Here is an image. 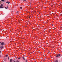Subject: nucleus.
I'll use <instances>...</instances> for the list:
<instances>
[{
    "label": "nucleus",
    "instance_id": "1",
    "mask_svg": "<svg viewBox=\"0 0 62 62\" xmlns=\"http://www.w3.org/2000/svg\"><path fill=\"white\" fill-rule=\"evenodd\" d=\"M0 43H1V45H2V46H3V45H6V44H5V43L4 42L1 43V42H0Z\"/></svg>",
    "mask_w": 62,
    "mask_h": 62
},
{
    "label": "nucleus",
    "instance_id": "2",
    "mask_svg": "<svg viewBox=\"0 0 62 62\" xmlns=\"http://www.w3.org/2000/svg\"><path fill=\"white\" fill-rule=\"evenodd\" d=\"M3 4H1V5L0 6V8H3Z\"/></svg>",
    "mask_w": 62,
    "mask_h": 62
},
{
    "label": "nucleus",
    "instance_id": "3",
    "mask_svg": "<svg viewBox=\"0 0 62 62\" xmlns=\"http://www.w3.org/2000/svg\"><path fill=\"white\" fill-rule=\"evenodd\" d=\"M22 58H23V59L24 60H25V58H24V56H23L22 57Z\"/></svg>",
    "mask_w": 62,
    "mask_h": 62
},
{
    "label": "nucleus",
    "instance_id": "4",
    "mask_svg": "<svg viewBox=\"0 0 62 62\" xmlns=\"http://www.w3.org/2000/svg\"><path fill=\"white\" fill-rule=\"evenodd\" d=\"M3 48V46H0V48L1 49H2Z\"/></svg>",
    "mask_w": 62,
    "mask_h": 62
},
{
    "label": "nucleus",
    "instance_id": "5",
    "mask_svg": "<svg viewBox=\"0 0 62 62\" xmlns=\"http://www.w3.org/2000/svg\"><path fill=\"white\" fill-rule=\"evenodd\" d=\"M12 59H10V62H12Z\"/></svg>",
    "mask_w": 62,
    "mask_h": 62
},
{
    "label": "nucleus",
    "instance_id": "6",
    "mask_svg": "<svg viewBox=\"0 0 62 62\" xmlns=\"http://www.w3.org/2000/svg\"><path fill=\"white\" fill-rule=\"evenodd\" d=\"M54 62H58V60H56L54 61Z\"/></svg>",
    "mask_w": 62,
    "mask_h": 62
},
{
    "label": "nucleus",
    "instance_id": "7",
    "mask_svg": "<svg viewBox=\"0 0 62 62\" xmlns=\"http://www.w3.org/2000/svg\"><path fill=\"white\" fill-rule=\"evenodd\" d=\"M58 55V57H59L60 56V54H59Z\"/></svg>",
    "mask_w": 62,
    "mask_h": 62
},
{
    "label": "nucleus",
    "instance_id": "8",
    "mask_svg": "<svg viewBox=\"0 0 62 62\" xmlns=\"http://www.w3.org/2000/svg\"><path fill=\"white\" fill-rule=\"evenodd\" d=\"M28 62V61L27 60H26V62Z\"/></svg>",
    "mask_w": 62,
    "mask_h": 62
},
{
    "label": "nucleus",
    "instance_id": "9",
    "mask_svg": "<svg viewBox=\"0 0 62 62\" xmlns=\"http://www.w3.org/2000/svg\"><path fill=\"white\" fill-rule=\"evenodd\" d=\"M6 57H8V55H6Z\"/></svg>",
    "mask_w": 62,
    "mask_h": 62
},
{
    "label": "nucleus",
    "instance_id": "10",
    "mask_svg": "<svg viewBox=\"0 0 62 62\" xmlns=\"http://www.w3.org/2000/svg\"><path fill=\"white\" fill-rule=\"evenodd\" d=\"M1 1H2V2H4V0H2Z\"/></svg>",
    "mask_w": 62,
    "mask_h": 62
},
{
    "label": "nucleus",
    "instance_id": "11",
    "mask_svg": "<svg viewBox=\"0 0 62 62\" xmlns=\"http://www.w3.org/2000/svg\"><path fill=\"white\" fill-rule=\"evenodd\" d=\"M58 55H57L56 56V57H58Z\"/></svg>",
    "mask_w": 62,
    "mask_h": 62
},
{
    "label": "nucleus",
    "instance_id": "12",
    "mask_svg": "<svg viewBox=\"0 0 62 62\" xmlns=\"http://www.w3.org/2000/svg\"><path fill=\"white\" fill-rule=\"evenodd\" d=\"M20 8H21V9H22V7H20Z\"/></svg>",
    "mask_w": 62,
    "mask_h": 62
},
{
    "label": "nucleus",
    "instance_id": "13",
    "mask_svg": "<svg viewBox=\"0 0 62 62\" xmlns=\"http://www.w3.org/2000/svg\"><path fill=\"white\" fill-rule=\"evenodd\" d=\"M5 8L6 9H7L8 8H7L6 7H5Z\"/></svg>",
    "mask_w": 62,
    "mask_h": 62
},
{
    "label": "nucleus",
    "instance_id": "14",
    "mask_svg": "<svg viewBox=\"0 0 62 62\" xmlns=\"http://www.w3.org/2000/svg\"><path fill=\"white\" fill-rule=\"evenodd\" d=\"M10 3V2H9H9L8 3V4H9Z\"/></svg>",
    "mask_w": 62,
    "mask_h": 62
},
{
    "label": "nucleus",
    "instance_id": "15",
    "mask_svg": "<svg viewBox=\"0 0 62 62\" xmlns=\"http://www.w3.org/2000/svg\"><path fill=\"white\" fill-rule=\"evenodd\" d=\"M20 59V58H18V59Z\"/></svg>",
    "mask_w": 62,
    "mask_h": 62
},
{
    "label": "nucleus",
    "instance_id": "16",
    "mask_svg": "<svg viewBox=\"0 0 62 62\" xmlns=\"http://www.w3.org/2000/svg\"><path fill=\"white\" fill-rule=\"evenodd\" d=\"M24 1H25L26 0H24Z\"/></svg>",
    "mask_w": 62,
    "mask_h": 62
},
{
    "label": "nucleus",
    "instance_id": "17",
    "mask_svg": "<svg viewBox=\"0 0 62 62\" xmlns=\"http://www.w3.org/2000/svg\"><path fill=\"white\" fill-rule=\"evenodd\" d=\"M8 3V1L6 2V3Z\"/></svg>",
    "mask_w": 62,
    "mask_h": 62
},
{
    "label": "nucleus",
    "instance_id": "18",
    "mask_svg": "<svg viewBox=\"0 0 62 62\" xmlns=\"http://www.w3.org/2000/svg\"><path fill=\"white\" fill-rule=\"evenodd\" d=\"M18 12H19L18 11H17L16 12V13H18Z\"/></svg>",
    "mask_w": 62,
    "mask_h": 62
},
{
    "label": "nucleus",
    "instance_id": "19",
    "mask_svg": "<svg viewBox=\"0 0 62 62\" xmlns=\"http://www.w3.org/2000/svg\"><path fill=\"white\" fill-rule=\"evenodd\" d=\"M0 53H1V51H0Z\"/></svg>",
    "mask_w": 62,
    "mask_h": 62
},
{
    "label": "nucleus",
    "instance_id": "20",
    "mask_svg": "<svg viewBox=\"0 0 62 62\" xmlns=\"http://www.w3.org/2000/svg\"><path fill=\"white\" fill-rule=\"evenodd\" d=\"M14 62H16V61H14Z\"/></svg>",
    "mask_w": 62,
    "mask_h": 62
},
{
    "label": "nucleus",
    "instance_id": "21",
    "mask_svg": "<svg viewBox=\"0 0 62 62\" xmlns=\"http://www.w3.org/2000/svg\"><path fill=\"white\" fill-rule=\"evenodd\" d=\"M7 8H8V6H7Z\"/></svg>",
    "mask_w": 62,
    "mask_h": 62
},
{
    "label": "nucleus",
    "instance_id": "22",
    "mask_svg": "<svg viewBox=\"0 0 62 62\" xmlns=\"http://www.w3.org/2000/svg\"><path fill=\"white\" fill-rule=\"evenodd\" d=\"M30 18V16H29V18Z\"/></svg>",
    "mask_w": 62,
    "mask_h": 62
},
{
    "label": "nucleus",
    "instance_id": "23",
    "mask_svg": "<svg viewBox=\"0 0 62 62\" xmlns=\"http://www.w3.org/2000/svg\"><path fill=\"white\" fill-rule=\"evenodd\" d=\"M8 59H9V58L8 57Z\"/></svg>",
    "mask_w": 62,
    "mask_h": 62
},
{
    "label": "nucleus",
    "instance_id": "24",
    "mask_svg": "<svg viewBox=\"0 0 62 62\" xmlns=\"http://www.w3.org/2000/svg\"><path fill=\"white\" fill-rule=\"evenodd\" d=\"M8 0H7V1H8Z\"/></svg>",
    "mask_w": 62,
    "mask_h": 62
},
{
    "label": "nucleus",
    "instance_id": "25",
    "mask_svg": "<svg viewBox=\"0 0 62 62\" xmlns=\"http://www.w3.org/2000/svg\"><path fill=\"white\" fill-rule=\"evenodd\" d=\"M1 57V56H0V57Z\"/></svg>",
    "mask_w": 62,
    "mask_h": 62
}]
</instances>
